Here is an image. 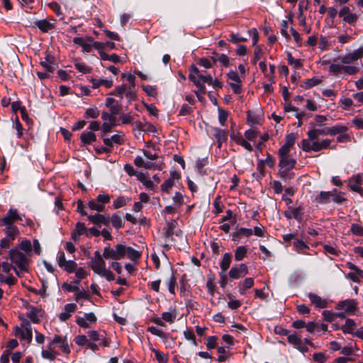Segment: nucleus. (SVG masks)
Here are the masks:
<instances>
[{
  "label": "nucleus",
  "instance_id": "nucleus-10",
  "mask_svg": "<svg viewBox=\"0 0 363 363\" xmlns=\"http://www.w3.org/2000/svg\"><path fill=\"white\" fill-rule=\"evenodd\" d=\"M363 182V174L358 173L352 176L348 179V186L351 191L358 193L361 196L363 197V189L362 184Z\"/></svg>",
  "mask_w": 363,
  "mask_h": 363
},
{
  "label": "nucleus",
  "instance_id": "nucleus-57",
  "mask_svg": "<svg viewBox=\"0 0 363 363\" xmlns=\"http://www.w3.org/2000/svg\"><path fill=\"white\" fill-rule=\"evenodd\" d=\"M322 315L324 320L329 323L333 322L335 318H338L337 312L335 313L332 311H323L322 312Z\"/></svg>",
  "mask_w": 363,
  "mask_h": 363
},
{
  "label": "nucleus",
  "instance_id": "nucleus-4",
  "mask_svg": "<svg viewBox=\"0 0 363 363\" xmlns=\"http://www.w3.org/2000/svg\"><path fill=\"white\" fill-rule=\"evenodd\" d=\"M104 259L103 254L101 255L99 251H95L91 259V268L94 273L104 277L107 281H113L115 279L114 274L106 268Z\"/></svg>",
  "mask_w": 363,
  "mask_h": 363
},
{
  "label": "nucleus",
  "instance_id": "nucleus-64",
  "mask_svg": "<svg viewBox=\"0 0 363 363\" xmlns=\"http://www.w3.org/2000/svg\"><path fill=\"white\" fill-rule=\"evenodd\" d=\"M96 199L104 206H105V204L110 202L111 196L105 194L104 192H102L97 196Z\"/></svg>",
  "mask_w": 363,
  "mask_h": 363
},
{
  "label": "nucleus",
  "instance_id": "nucleus-1",
  "mask_svg": "<svg viewBox=\"0 0 363 363\" xmlns=\"http://www.w3.org/2000/svg\"><path fill=\"white\" fill-rule=\"evenodd\" d=\"M328 128H316L314 125L310 123V128L307 132L308 138L301 141V148L304 152H319L322 150L329 147L331 140L324 139L321 141L318 140L320 135H328Z\"/></svg>",
  "mask_w": 363,
  "mask_h": 363
},
{
  "label": "nucleus",
  "instance_id": "nucleus-23",
  "mask_svg": "<svg viewBox=\"0 0 363 363\" xmlns=\"http://www.w3.org/2000/svg\"><path fill=\"white\" fill-rule=\"evenodd\" d=\"M349 128L346 125L342 123H337L335 125L328 128V135L331 136L339 135L345 132H348Z\"/></svg>",
  "mask_w": 363,
  "mask_h": 363
},
{
  "label": "nucleus",
  "instance_id": "nucleus-24",
  "mask_svg": "<svg viewBox=\"0 0 363 363\" xmlns=\"http://www.w3.org/2000/svg\"><path fill=\"white\" fill-rule=\"evenodd\" d=\"M35 26L38 27L42 32L47 33L54 28L55 23L50 22L46 19L38 20L34 23Z\"/></svg>",
  "mask_w": 363,
  "mask_h": 363
},
{
  "label": "nucleus",
  "instance_id": "nucleus-32",
  "mask_svg": "<svg viewBox=\"0 0 363 363\" xmlns=\"http://www.w3.org/2000/svg\"><path fill=\"white\" fill-rule=\"evenodd\" d=\"M81 141L84 145H89L91 143L96 141V135L94 133L89 131V132H82L80 135Z\"/></svg>",
  "mask_w": 363,
  "mask_h": 363
},
{
  "label": "nucleus",
  "instance_id": "nucleus-2",
  "mask_svg": "<svg viewBox=\"0 0 363 363\" xmlns=\"http://www.w3.org/2000/svg\"><path fill=\"white\" fill-rule=\"evenodd\" d=\"M141 256L142 252L121 243L113 247L108 245L104 247L103 251V257L106 259L119 260L127 257L132 261H137Z\"/></svg>",
  "mask_w": 363,
  "mask_h": 363
},
{
  "label": "nucleus",
  "instance_id": "nucleus-63",
  "mask_svg": "<svg viewBox=\"0 0 363 363\" xmlns=\"http://www.w3.org/2000/svg\"><path fill=\"white\" fill-rule=\"evenodd\" d=\"M287 340L291 345H293L296 347L301 343V337L298 336L296 334H291L288 335Z\"/></svg>",
  "mask_w": 363,
  "mask_h": 363
},
{
  "label": "nucleus",
  "instance_id": "nucleus-42",
  "mask_svg": "<svg viewBox=\"0 0 363 363\" xmlns=\"http://www.w3.org/2000/svg\"><path fill=\"white\" fill-rule=\"evenodd\" d=\"M100 58L102 60H108L113 63H118L121 62V57L115 53L108 55L105 52H100Z\"/></svg>",
  "mask_w": 363,
  "mask_h": 363
},
{
  "label": "nucleus",
  "instance_id": "nucleus-28",
  "mask_svg": "<svg viewBox=\"0 0 363 363\" xmlns=\"http://www.w3.org/2000/svg\"><path fill=\"white\" fill-rule=\"evenodd\" d=\"M231 261H232L231 254L229 252H225L223 255V258L219 263L220 267L221 269L220 274L223 273H225L227 271V269L229 268V267L230 265Z\"/></svg>",
  "mask_w": 363,
  "mask_h": 363
},
{
  "label": "nucleus",
  "instance_id": "nucleus-39",
  "mask_svg": "<svg viewBox=\"0 0 363 363\" xmlns=\"http://www.w3.org/2000/svg\"><path fill=\"white\" fill-rule=\"evenodd\" d=\"M254 285V279L251 277L245 279L239 285V292L244 294L246 289H250Z\"/></svg>",
  "mask_w": 363,
  "mask_h": 363
},
{
  "label": "nucleus",
  "instance_id": "nucleus-27",
  "mask_svg": "<svg viewBox=\"0 0 363 363\" xmlns=\"http://www.w3.org/2000/svg\"><path fill=\"white\" fill-rule=\"evenodd\" d=\"M285 216L289 219L294 218L300 221L303 218V208L301 206H298L293 208L290 211L286 212Z\"/></svg>",
  "mask_w": 363,
  "mask_h": 363
},
{
  "label": "nucleus",
  "instance_id": "nucleus-47",
  "mask_svg": "<svg viewBox=\"0 0 363 363\" xmlns=\"http://www.w3.org/2000/svg\"><path fill=\"white\" fill-rule=\"evenodd\" d=\"M321 79L317 78V77H313L311 79H306L302 84V87H303L306 89H311L319 84H320Z\"/></svg>",
  "mask_w": 363,
  "mask_h": 363
},
{
  "label": "nucleus",
  "instance_id": "nucleus-14",
  "mask_svg": "<svg viewBox=\"0 0 363 363\" xmlns=\"http://www.w3.org/2000/svg\"><path fill=\"white\" fill-rule=\"evenodd\" d=\"M213 82V78L210 74L207 75H203L201 74L198 77L196 82H194V84L199 88L198 91H196L195 93L197 96H199L201 94H204L206 91V87L204 84L207 83L208 84H211Z\"/></svg>",
  "mask_w": 363,
  "mask_h": 363
},
{
  "label": "nucleus",
  "instance_id": "nucleus-8",
  "mask_svg": "<svg viewBox=\"0 0 363 363\" xmlns=\"http://www.w3.org/2000/svg\"><path fill=\"white\" fill-rule=\"evenodd\" d=\"M56 345H58L65 354H69L70 353V346L66 335H55L52 340L48 343V347L49 349H54Z\"/></svg>",
  "mask_w": 363,
  "mask_h": 363
},
{
  "label": "nucleus",
  "instance_id": "nucleus-20",
  "mask_svg": "<svg viewBox=\"0 0 363 363\" xmlns=\"http://www.w3.org/2000/svg\"><path fill=\"white\" fill-rule=\"evenodd\" d=\"M293 250L298 254L308 255L310 247L303 240L296 239L293 241Z\"/></svg>",
  "mask_w": 363,
  "mask_h": 363
},
{
  "label": "nucleus",
  "instance_id": "nucleus-17",
  "mask_svg": "<svg viewBox=\"0 0 363 363\" xmlns=\"http://www.w3.org/2000/svg\"><path fill=\"white\" fill-rule=\"evenodd\" d=\"M77 305L71 303L65 306L63 311L59 314L58 318L61 322L67 320L76 311Z\"/></svg>",
  "mask_w": 363,
  "mask_h": 363
},
{
  "label": "nucleus",
  "instance_id": "nucleus-18",
  "mask_svg": "<svg viewBox=\"0 0 363 363\" xmlns=\"http://www.w3.org/2000/svg\"><path fill=\"white\" fill-rule=\"evenodd\" d=\"M230 139L238 145L243 147L249 152H252L253 148L250 142L247 141L240 133H233L230 135Z\"/></svg>",
  "mask_w": 363,
  "mask_h": 363
},
{
  "label": "nucleus",
  "instance_id": "nucleus-22",
  "mask_svg": "<svg viewBox=\"0 0 363 363\" xmlns=\"http://www.w3.org/2000/svg\"><path fill=\"white\" fill-rule=\"evenodd\" d=\"M90 82H91L93 89H97L100 86H104V87L108 89V88H111L113 84V80L111 79L101 78V79H96L91 78L90 79Z\"/></svg>",
  "mask_w": 363,
  "mask_h": 363
},
{
  "label": "nucleus",
  "instance_id": "nucleus-59",
  "mask_svg": "<svg viewBox=\"0 0 363 363\" xmlns=\"http://www.w3.org/2000/svg\"><path fill=\"white\" fill-rule=\"evenodd\" d=\"M77 267V264L74 260H68L62 268L64 269L67 272H74Z\"/></svg>",
  "mask_w": 363,
  "mask_h": 363
},
{
  "label": "nucleus",
  "instance_id": "nucleus-53",
  "mask_svg": "<svg viewBox=\"0 0 363 363\" xmlns=\"http://www.w3.org/2000/svg\"><path fill=\"white\" fill-rule=\"evenodd\" d=\"M41 355L43 359L54 360L57 355V352L52 351V349L48 348V350H43Z\"/></svg>",
  "mask_w": 363,
  "mask_h": 363
},
{
  "label": "nucleus",
  "instance_id": "nucleus-46",
  "mask_svg": "<svg viewBox=\"0 0 363 363\" xmlns=\"http://www.w3.org/2000/svg\"><path fill=\"white\" fill-rule=\"evenodd\" d=\"M74 67L82 74L89 73L91 70V69L89 67H88L86 64L77 60H74Z\"/></svg>",
  "mask_w": 363,
  "mask_h": 363
},
{
  "label": "nucleus",
  "instance_id": "nucleus-50",
  "mask_svg": "<svg viewBox=\"0 0 363 363\" xmlns=\"http://www.w3.org/2000/svg\"><path fill=\"white\" fill-rule=\"evenodd\" d=\"M100 111L96 107L87 108L84 113L86 118H96L99 116Z\"/></svg>",
  "mask_w": 363,
  "mask_h": 363
},
{
  "label": "nucleus",
  "instance_id": "nucleus-54",
  "mask_svg": "<svg viewBox=\"0 0 363 363\" xmlns=\"http://www.w3.org/2000/svg\"><path fill=\"white\" fill-rule=\"evenodd\" d=\"M167 285L168 287V291L171 294H175V288L177 285V279L176 277L172 274L169 279L167 281Z\"/></svg>",
  "mask_w": 363,
  "mask_h": 363
},
{
  "label": "nucleus",
  "instance_id": "nucleus-3",
  "mask_svg": "<svg viewBox=\"0 0 363 363\" xmlns=\"http://www.w3.org/2000/svg\"><path fill=\"white\" fill-rule=\"evenodd\" d=\"M9 257L13 264V269L17 276L21 277L23 272L28 271L29 263L28 256L18 247L11 248L9 252Z\"/></svg>",
  "mask_w": 363,
  "mask_h": 363
},
{
  "label": "nucleus",
  "instance_id": "nucleus-7",
  "mask_svg": "<svg viewBox=\"0 0 363 363\" xmlns=\"http://www.w3.org/2000/svg\"><path fill=\"white\" fill-rule=\"evenodd\" d=\"M15 335L21 337L22 340L26 342L27 344H30L33 339L32 327L28 320L23 319L21 325L16 326L14 329Z\"/></svg>",
  "mask_w": 363,
  "mask_h": 363
},
{
  "label": "nucleus",
  "instance_id": "nucleus-34",
  "mask_svg": "<svg viewBox=\"0 0 363 363\" xmlns=\"http://www.w3.org/2000/svg\"><path fill=\"white\" fill-rule=\"evenodd\" d=\"M106 106L109 108L112 114H118L120 112V106L113 98H107L106 100Z\"/></svg>",
  "mask_w": 363,
  "mask_h": 363
},
{
  "label": "nucleus",
  "instance_id": "nucleus-62",
  "mask_svg": "<svg viewBox=\"0 0 363 363\" xmlns=\"http://www.w3.org/2000/svg\"><path fill=\"white\" fill-rule=\"evenodd\" d=\"M254 235L259 238L265 237L266 230L262 224H259L252 229Z\"/></svg>",
  "mask_w": 363,
  "mask_h": 363
},
{
  "label": "nucleus",
  "instance_id": "nucleus-9",
  "mask_svg": "<svg viewBox=\"0 0 363 363\" xmlns=\"http://www.w3.org/2000/svg\"><path fill=\"white\" fill-rule=\"evenodd\" d=\"M228 84L235 94H239L242 92V80L237 71L230 70L227 73Z\"/></svg>",
  "mask_w": 363,
  "mask_h": 363
},
{
  "label": "nucleus",
  "instance_id": "nucleus-55",
  "mask_svg": "<svg viewBox=\"0 0 363 363\" xmlns=\"http://www.w3.org/2000/svg\"><path fill=\"white\" fill-rule=\"evenodd\" d=\"M88 205L91 210L98 212L103 211L105 209V206L100 203L96 199L91 200Z\"/></svg>",
  "mask_w": 363,
  "mask_h": 363
},
{
  "label": "nucleus",
  "instance_id": "nucleus-26",
  "mask_svg": "<svg viewBox=\"0 0 363 363\" xmlns=\"http://www.w3.org/2000/svg\"><path fill=\"white\" fill-rule=\"evenodd\" d=\"M40 65L49 73H52L55 70L53 57L50 54L46 55L45 60L40 62Z\"/></svg>",
  "mask_w": 363,
  "mask_h": 363
},
{
  "label": "nucleus",
  "instance_id": "nucleus-56",
  "mask_svg": "<svg viewBox=\"0 0 363 363\" xmlns=\"http://www.w3.org/2000/svg\"><path fill=\"white\" fill-rule=\"evenodd\" d=\"M354 326V322L353 320L347 318L345 323L342 326V330L344 333H352L353 328Z\"/></svg>",
  "mask_w": 363,
  "mask_h": 363
},
{
  "label": "nucleus",
  "instance_id": "nucleus-31",
  "mask_svg": "<svg viewBox=\"0 0 363 363\" xmlns=\"http://www.w3.org/2000/svg\"><path fill=\"white\" fill-rule=\"evenodd\" d=\"M213 134L216 139L218 146L220 147L223 143L227 140L226 133L225 130L218 128H213Z\"/></svg>",
  "mask_w": 363,
  "mask_h": 363
},
{
  "label": "nucleus",
  "instance_id": "nucleus-51",
  "mask_svg": "<svg viewBox=\"0 0 363 363\" xmlns=\"http://www.w3.org/2000/svg\"><path fill=\"white\" fill-rule=\"evenodd\" d=\"M129 201L130 199H126L123 196L118 197L116 199L113 201V207L114 209L122 208L125 206Z\"/></svg>",
  "mask_w": 363,
  "mask_h": 363
},
{
  "label": "nucleus",
  "instance_id": "nucleus-16",
  "mask_svg": "<svg viewBox=\"0 0 363 363\" xmlns=\"http://www.w3.org/2000/svg\"><path fill=\"white\" fill-rule=\"evenodd\" d=\"M43 311L40 307L30 306L26 313V316L33 323L40 322V318L43 316Z\"/></svg>",
  "mask_w": 363,
  "mask_h": 363
},
{
  "label": "nucleus",
  "instance_id": "nucleus-25",
  "mask_svg": "<svg viewBox=\"0 0 363 363\" xmlns=\"http://www.w3.org/2000/svg\"><path fill=\"white\" fill-rule=\"evenodd\" d=\"M279 167H286L293 169L296 164V160L290 156L279 157Z\"/></svg>",
  "mask_w": 363,
  "mask_h": 363
},
{
  "label": "nucleus",
  "instance_id": "nucleus-30",
  "mask_svg": "<svg viewBox=\"0 0 363 363\" xmlns=\"http://www.w3.org/2000/svg\"><path fill=\"white\" fill-rule=\"evenodd\" d=\"M346 278L350 279L353 282H359L361 279L363 278V271L358 267L353 271H350L347 275Z\"/></svg>",
  "mask_w": 363,
  "mask_h": 363
},
{
  "label": "nucleus",
  "instance_id": "nucleus-29",
  "mask_svg": "<svg viewBox=\"0 0 363 363\" xmlns=\"http://www.w3.org/2000/svg\"><path fill=\"white\" fill-rule=\"evenodd\" d=\"M26 255L30 257L33 252L32 242L28 239L23 240L19 244V248Z\"/></svg>",
  "mask_w": 363,
  "mask_h": 363
},
{
  "label": "nucleus",
  "instance_id": "nucleus-13",
  "mask_svg": "<svg viewBox=\"0 0 363 363\" xmlns=\"http://www.w3.org/2000/svg\"><path fill=\"white\" fill-rule=\"evenodd\" d=\"M97 320L96 316L93 312L86 313L83 316L77 318V324L83 328H87L90 324L95 323Z\"/></svg>",
  "mask_w": 363,
  "mask_h": 363
},
{
  "label": "nucleus",
  "instance_id": "nucleus-41",
  "mask_svg": "<svg viewBox=\"0 0 363 363\" xmlns=\"http://www.w3.org/2000/svg\"><path fill=\"white\" fill-rule=\"evenodd\" d=\"M177 318V312L175 309L172 311H165L162 313V318L164 321L172 323L174 322Z\"/></svg>",
  "mask_w": 363,
  "mask_h": 363
},
{
  "label": "nucleus",
  "instance_id": "nucleus-21",
  "mask_svg": "<svg viewBox=\"0 0 363 363\" xmlns=\"http://www.w3.org/2000/svg\"><path fill=\"white\" fill-rule=\"evenodd\" d=\"M333 191H320L314 199V201L318 204H326L330 202Z\"/></svg>",
  "mask_w": 363,
  "mask_h": 363
},
{
  "label": "nucleus",
  "instance_id": "nucleus-33",
  "mask_svg": "<svg viewBox=\"0 0 363 363\" xmlns=\"http://www.w3.org/2000/svg\"><path fill=\"white\" fill-rule=\"evenodd\" d=\"M86 233V228L82 223L78 222L76 224L75 232L72 233V238L74 241L79 240L80 235Z\"/></svg>",
  "mask_w": 363,
  "mask_h": 363
},
{
  "label": "nucleus",
  "instance_id": "nucleus-52",
  "mask_svg": "<svg viewBox=\"0 0 363 363\" xmlns=\"http://www.w3.org/2000/svg\"><path fill=\"white\" fill-rule=\"evenodd\" d=\"M199 75H201V74L199 73V68L196 65H192L190 67V73L189 74V79L194 84Z\"/></svg>",
  "mask_w": 363,
  "mask_h": 363
},
{
  "label": "nucleus",
  "instance_id": "nucleus-44",
  "mask_svg": "<svg viewBox=\"0 0 363 363\" xmlns=\"http://www.w3.org/2000/svg\"><path fill=\"white\" fill-rule=\"evenodd\" d=\"M258 135V131L253 128H250L245 130L244 133L245 139L248 142H255L256 138H257Z\"/></svg>",
  "mask_w": 363,
  "mask_h": 363
},
{
  "label": "nucleus",
  "instance_id": "nucleus-36",
  "mask_svg": "<svg viewBox=\"0 0 363 363\" xmlns=\"http://www.w3.org/2000/svg\"><path fill=\"white\" fill-rule=\"evenodd\" d=\"M292 169L286 167H279L278 174L280 178L284 181L290 180L294 177V174L291 172Z\"/></svg>",
  "mask_w": 363,
  "mask_h": 363
},
{
  "label": "nucleus",
  "instance_id": "nucleus-40",
  "mask_svg": "<svg viewBox=\"0 0 363 363\" xmlns=\"http://www.w3.org/2000/svg\"><path fill=\"white\" fill-rule=\"evenodd\" d=\"M3 225L6 227L5 233L6 237L11 238V240H15L16 235L18 233L17 227L13 224Z\"/></svg>",
  "mask_w": 363,
  "mask_h": 363
},
{
  "label": "nucleus",
  "instance_id": "nucleus-48",
  "mask_svg": "<svg viewBox=\"0 0 363 363\" xmlns=\"http://www.w3.org/2000/svg\"><path fill=\"white\" fill-rule=\"evenodd\" d=\"M339 106L344 110H350L353 106V101L348 97H342L339 101Z\"/></svg>",
  "mask_w": 363,
  "mask_h": 363
},
{
  "label": "nucleus",
  "instance_id": "nucleus-60",
  "mask_svg": "<svg viewBox=\"0 0 363 363\" xmlns=\"http://www.w3.org/2000/svg\"><path fill=\"white\" fill-rule=\"evenodd\" d=\"M110 220L111 221L113 226L115 227L116 228H121L123 225L121 217L117 214H113L110 218Z\"/></svg>",
  "mask_w": 363,
  "mask_h": 363
},
{
  "label": "nucleus",
  "instance_id": "nucleus-19",
  "mask_svg": "<svg viewBox=\"0 0 363 363\" xmlns=\"http://www.w3.org/2000/svg\"><path fill=\"white\" fill-rule=\"evenodd\" d=\"M88 219L94 225L104 224L108 225L110 221V217L108 214H99L88 216Z\"/></svg>",
  "mask_w": 363,
  "mask_h": 363
},
{
  "label": "nucleus",
  "instance_id": "nucleus-58",
  "mask_svg": "<svg viewBox=\"0 0 363 363\" xmlns=\"http://www.w3.org/2000/svg\"><path fill=\"white\" fill-rule=\"evenodd\" d=\"M14 221H23L22 215L19 214L16 208H11L9 209L7 213Z\"/></svg>",
  "mask_w": 363,
  "mask_h": 363
},
{
  "label": "nucleus",
  "instance_id": "nucleus-38",
  "mask_svg": "<svg viewBox=\"0 0 363 363\" xmlns=\"http://www.w3.org/2000/svg\"><path fill=\"white\" fill-rule=\"evenodd\" d=\"M292 142H286L278 150V157H289Z\"/></svg>",
  "mask_w": 363,
  "mask_h": 363
},
{
  "label": "nucleus",
  "instance_id": "nucleus-45",
  "mask_svg": "<svg viewBox=\"0 0 363 363\" xmlns=\"http://www.w3.org/2000/svg\"><path fill=\"white\" fill-rule=\"evenodd\" d=\"M213 206V213L214 214L218 215V214L220 213L221 212H223V208H224V205L223 204L220 196H217L214 199Z\"/></svg>",
  "mask_w": 363,
  "mask_h": 363
},
{
  "label": "nucleus",
  "instance_id": "nucleus-12",
  "mask_svg": "<svg viewBox=\"0 0 363 363\" xmlns=\"http://www.w3.org/2000/svg\"><path fill=\"white\" fill-rule=\"evenodd\" d=\"M362 56L363 47H359V48L353 50L352 52H347L344 56H342L341 57V62L343 65H350L352 62L362 58Z\"/></svg>",
  "mask_w": 363,
  "mask_h": 363
},
{
  "label": "nucleus",
  "instance_id": "nucleus-6",
  "mask_svg": "<svg viewBox=\"0 0 363 363\" xmlns=\"http://www.w3.org/2000/svg\"><path fill=\"white\" fill-rule=\"evenodd\" d=\"M357 303L354 299H346L340 301L335 306L337 317L344 318L346 315H354L357 310Z\"/></svg>",
  "mask_w": 363,
  "mask_h": 363
},
{
  "label": "nucleus",
  "instance_id": "nucleus-43",
  "mask_svg": "<svg viewBox=\"0 0 363 363\" xmlns=\"http://www.w3.org/2000/svg\"><path fill=\"white\" fill-rule=\"evenodd\" d=\"M151 351L155 354V358L159 363H167L168 356L157 349L151 348Z\"/></svg>",
  "mask_w": 363,
  "mask_h": 363
},
{
  "label": "nucleus",
  "instance_id": "nucleus-11",
  "mask_svg": "<svg viewBox=\"0 0 363 363\" xmlns=\"http://www.w3.org/2000/svg\"><path fill=\"white\" fill-rule=\"evenodd\" d=\"M229 277L232 279H238L244 277L248 274V268L246 264H235L229 271Z\"/></svg>",
  "mask_w": 363,
  "mask_h": 363
},
{
  "label": "nucleus",
  "instance_id": "nucleus-37",
  "mask_svg": "<svg viewBox=\"0 0 363 363\" xmlns=\"http://www.w3.org/2000/svg\"><path fill=\"white\" fill-rule=\"evenodd\" d=\"M74 43L82 48L83 52H89L91 50V45L86 42L82 37H75L73 39Z\"/></svg>",
  "mask_w": 363,
  "mask_h": 363
},
{
  "label": "nucleus",
  "instance_id": "nucleus-49",
  "mask_svg": "<svg viewBox=\"0 0 363 363\" xmlns=\"http://www.w3.org/2000/svg\"><path fill=\"white\" fill-rule=\"evenodd\" d=\"M331 44L329 41V38L325 36H321L319 39L318 48L321 51L328 50Z\"/></svg>",
  "mask_w": 363,
  "mask_h": 363
},
{
  "label": "nucleus",
  "instance_id": "nucleus-61",
  "mask_svg": "<svg viewBox=\"0 0 363 363\" xmlns=\"http://www.w3.org/2000/svg\"><path fill=\"white\" fill-rule=\"evenodd\" d=\"M350 232L354 235L363 237V226L357 223H352L350 227Z\"/></svg>",
  "mask_w": 363,
  "mask_h": 363
},
{
  "label": "nucleus",
  "instance_id": "nucleus-5",
  "mask_svg": "<svg viewBox=\"0 0 363 363\" xmlns=\"http://www.w3.org/2000/svg\"><path fill=\"white\" fill-rule=\"evenodd\" d=\"M142 151L146 159L149 160L150 161L145 162L143 157L138 155L134 160V164L137 167H143L146 169L160 170L161 166L155 162L158 158V155L156 153H152L145 149H143Z\"/></svg>",
  "mask_w": 363,
  "mask_h": 363
},
{
  "label": "nucleus",
  "instance_id": "nucleus-35",
  "mask_svg": "<svg viewBox=\"0 0 363 363\" xmlns=\"http://www.w3.org/2000/svg\"><path fill=\"white\" fill-rule=\"evenodd\" d=\"M248 248L245 245L238 246L235 250V260L237 262L242 260L247 255Z\"/></svg>",
  "mask_w": 363,
  "mask_h": 363
},
{
  "label": "nucleus",
  "instance_id": "nucleus-15",
  "mask_svg": "<svg viewBox=\"0 0 363 363\" xmlns=\"http://www.w3.org/2000/svg\"><path fill=\"white\" fill-rule=\"evenodd\" d=\"M308 297L311 301V303L314 305L316 308H325L328 306V301L325 298H323L316 294L310 292L308 294Z\"/></svg>",
  "mask_w": 363,
  "mask_h": 363
}]
</instances>
